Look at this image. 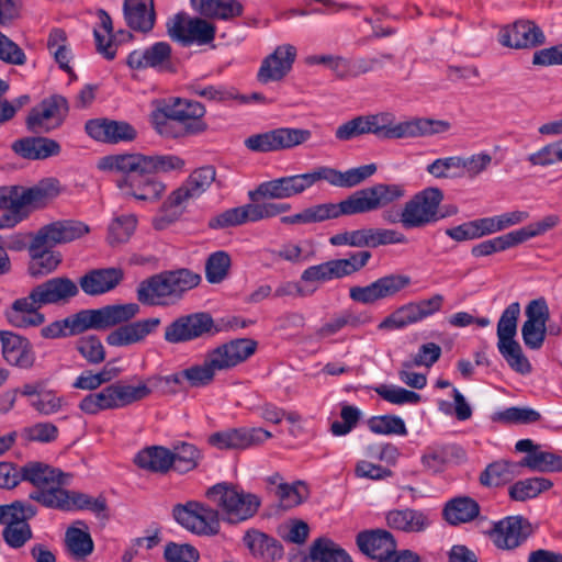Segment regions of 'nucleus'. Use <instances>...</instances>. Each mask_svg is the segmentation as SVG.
Wrapping results in <instances>:
<instances>
[{"mask_svg":"<svg viewBox=\"0 0 562 562\" xmlns=\"http://www.w3.org/2000/svg\"><path fill=\"white\" fill-rule=\"evenodd\" d=\"M406 190L400 183H375L371 187L355 191L338 203H322L304 209L302 212L281 217L286 225L312 224L340 216L370 213L384 209L402 200Z\"/></svg>","mask_w":562,"mask_h":562,"instance_id":"2","label":"nucleus"},{"mask_svg":"<svg viewBox=\"0 0 562 562\" xmlns=\"http://www.w3.org/2000/svg\"><path fill=\"white\" fill-rule=\"evenodd\" d=\"M310 557L313 561L319 562H352L351 557L342 548L326 538L313 542Z\"/></svg>","mask_w":562,"mask_h":562,"instance_id":"48","label":"nucleus"},{"mask_svg":"<svg viewBox=\"0 0 562 562\" xmlns=\"http://www.w3.org/2000/svg\"><path fill=\"white\" fill-rule=\"evenodd\" d=\"M216 372L217 371L211 366L206 356L201 364H194L183 369L186 383L189 387H204L210 385L213 382Z\"/></svg>","mask_w":562,"mask_h":562,"instance_id":"58","label":"nucleus"},{"mask_svg":"<svg viewBox=\"0 0 562 562\" xmlns=\"http://www.w3.org/2000/svg\"><path fill=\"white\" fill-rule=\"evenodd\" d=\"M212 326L213 319L206 313L184 315L166 326L164 338L170 344L186 342L209 333Z\"/></svg>","mask_w":562,"mask_h":562,"instance_id":"16","label":"nucleus"},{"mask_svg":"<svg viewBox=\"0 0 562 562\" xmlns=\"http://www.w3.org/2000/svg\"><path fill=\"white\" fill-rule=\"evenodd\" d=\"M168 35L183 46L196 43L205 45L213 42L216 27L202 18H190L187 13H178L166 24Z\"/></svg>","mask_w":562,"mask_h":562,"instance_id":"11","label":"nucleus"},{"mask_svg":"<svg viewBox=\"0 0 562 562\" xmlns=\"http://www.w3.org/2000/svg\"><path fill=\"white\" fill-rule=\"evenodd\" d=\"M136 303L106 305L97 310H82L66 317L70 335H79L89 329H106L130 322L139 313Z\"/></svg>","mask_w":562,"mask_h":562,"instance_id":"6","label":"nucleus"},{"mask_svg":"<svg viewBox=\"0 0 562 562\" xmlns=\"http://www.w3.org/2000/svg\"><path fill=\"white\" fill-rule=\"evenodd\" d=\"M272 434L263 428H231L210 436L209 442L221 450H245L270 439Z\"/></svg>","mask_w":562,"mask_h":562,"instance_id":"15","label":"nucleus"},{"mask_svg":"<svg viewBox=\"0 0 562 562\" xmlns=\"http://www.w3.org/2000/svg\"><path fill=\"white\" fill-rule=\"evenodd\" d=\"M79 408L88 415H95L102 411L117 408L112 384L99 392L86 395L79 403Z\"/></svg>","mask_w":562,"mask_h":562,"instance_id":"50","label":"nucleus"},{"mask_svg":"<svg viewBox=\"0 0 562 562\" xmlns=\"http://www.w3.org/2000/svg\"><path fill=\"white\" fill-rule=\"evenodd\" d=\"M552 482L546 477H529L514 483L509 487V496L516 502H525L537 497L540 493L552 487Z\"/></svg>","mask_w":562,"mask_h":562,"instance_id":"49","label":"nucleus"},{"mask_svg":"<svg viewBox=\"0 0 562 562\" xmlns=\"http://www.w3.org/2000/svg\"><path fill=\"white\" fill-rule=\"evenodd\" d=\"M192 8L203 16L231 20L241 15L243 4L237 0H190Z\"/></svg>","mask_w":562,"mask_h":562,"instance_id":"40","label":"nucleus"},{"mask_svg":"<svg viewBox=\"0 0 562 562\" xmlns=\"http://www.w3.org/2000/svg\"><path fill=\"white\" fill-rule=\"evenodd\" d=\"M412 279L406 274L392 273L379 278L366 286H352L349 290V296L355 302L362 304H373L376 301L396 295L402 290L409 286Z\"/></svg>","mask_w":562,"mask_h":562,"instance_id":"13","label":"nucleus"},{"mask_svg":"<svg viewBox=\"0 0 562 562\" xmlns=\"http://www.w3.org/2000/svg\"><path fill=\"white\" fill-rule=\"evenodd\" d=\"M30 405L38 414L49 416L60 412L66 405V400L63 396H58L56 392L52 390H45L38 394V397L32 398Z\"/></svg>","mask_w":562,"mask_h":562,"instance_id":"64","label":"nucleus"},{"mask_svg":"<svg viewBox=\"0 0 562 562\" xmlns=\"http://www.w3.org/2000/svg\"><path fill=\"white\" fill-rule=\"evenodd\" d=\"M12 149L26 159H45L58 155L59 144L46 137H25L13 143Z\"/></svg>","mask_w":562,"mask_h":562,"instance_id":"38","label":"nucleus"},{"mask_svg":"<svg viewBox=\"0 0 562 562\" xmlns=\"http://www.w3.org/2000/svg\"><path fill=\"white\" fill-rule=\"evenodd\" d=\"M206 497L217 505L222 520L229 525L252 518L261 505V499L256 494L227 483H218L207 488Z\"/></svg>","mask_w":562,"mask_h":562,"instance_id":"5","label":"nucleus"},{"mask_svg":"<svg viewBox=\"0 0 562 562\" xmlns=\"http://www.w3.org/2000/svg\"><path fill=\"white\" fill-rule=\"evenodd\" d=\"M134 461L144 470L166 473L172 465L171 450L160 446L148 447L140 450Z\"/></svg>","mask_w":562,"mask_h":562,"instance_id":"42","label":"nucleus"},{"mask_svg":"<svg viewBox=\"0 0 562 562\" xmlns=\"http://www.w3.org/2000/svg\"><path fill=\"white\" fill-rule=\"evenodd\" d=\"M30 498L47 508L60 510L85 509L90 496L85 493L54 487L45 491H33Z\"/></svg>","mask_w":562,"mask_h":562,"instance_id":"26","label":"nucleus"},{"mask_svg":"<svg viewBox=\"0 0 562 562\" xmlns=\"http://www.w3.org/2000/svg\"><path fill=\"white\" fill-rule=\"evenodd\" d=\"M79 355L91 366H97L105 360V348L97 335L80 337L75 345Z\"/></svg>","mask_w":562,"mask_h":562,"instance_id":"54","label":"nucleus"},{"mask_svg":"<svg viewBox=\"0 0 562 562\" xmlns=\"http://www.w3.org/2000/svg\"><path fill=\"white\" fill-rule=\"evenodd\" d=\"M67 99L55 94L44 99L31 109L26 117L27 130L33 133H47L59 127L68 113Z\"/></svg>","mask_w":562,"mask_h":562,"instance_id":"12","label":"nucleus"},{"mask_svg":"<svg viewBox=\"0 0 562 562\" xmlns=\"http://www.w3.org/2000/svg\"><path fill=\"white\" fill-rule=\"evenodd\" d=\"M183 167L184 160L175 155L119 154L99 161L100 169L123 175L117 180L120 189L145 202L158 201L166 190V186L155 178L156 173L182 170Z\"/></svg>","mask_w":562,"mask_h":562,"instance_id":"1","label":"nucleus"},{"mask_svg":"<svg viewBox=\"0 0 562 562\" xmlns=\"http://www.w3.org/2000/svg\"><path fill=\"white\" fill-rule=\"evenodd\" d=\"M60 193L59 181L46 178L31 188L19 187L20 203L33 207H42Z\"/></svg>","mask_w":562,"mask_h":562,"instance_id":"37","label":"nucleus"},{"mask_svg":"<svg viewBox=\"0 0 562 562\" xmlns=\"http://www.w3.org/2000/svg\"><path fill=\"white\" fill-rule=\"evenodd\" d=\"M85 128L88 135L95 140L109 144L132 142L137 136L136 130L125 121L94 119L89 120Z\"/></svg>","mask_w":562,"mask_h":562,"instance_id":"23","label":"nucleus"},{"mask_svg":"<svg viewBox=\"0 0 562 562\" xmlns=\"http://www.w3.org/2000/svg\"><path fill=\"white\" fill-rule=\"evenodd\" d=\"M363 134H374L379 137V113L357 116L339 125L335 132L339 140H350Z\"/></svg>","mask_w":562,"mask_h":562,"instance_id":"43","label":"nucleus"},{"mask_svg":"<svg viewBox=\"0 0 562 562\" xmlns=\"http://www.w3.org/2000/svg\"><path fill=\"white\" fill-rule=\"evenodd\" d=\"M243 541L255 558L266 562H274L283 557L282 544L273 537L257 529L247 530Z\"/></svg>","mask_w":562,"mask_h":562,"instance_id":"34","label":"nucleus"},{"mask_svg":"<svg viewBox=\"0 0 562 562\" xmlns=\"http://www.w3.org/2000/svg\"><path fill=\"white\" fill-rule=\"evenodd\" d=\"M201 277L187 269L161 272L143 280L136 290L137 300L145 305L168 306L178 303L186 292L195 288Z\"/></svg>","mask_w":562,"mask_h":562,"instance_id":"4","label":"nucleus"},{"mask_svg":"<svg viewBox=\"0 0 562 562\" xmlns=\"http://www.w3.org/2000/svg\"><path fill=\"white\" fill-rule=\"evenodd\" d=\"M161 108L166 113L184 125V131L189 134L203 132L206 127L201 119L205 114V108L198 101L176 98L168 102H164Z\"/></svg>","mask_w":562,"mask_h":562,"instance_id":"22","label":"nucleus"},{"mask_svg":"<svg viewBox=\"0 0 562 562\" xmlns=\"http://www.w3.org/2000/svg\"><path fill=\"white\" fill-rule=\"evenodd\" d=\"M126 24L134 31L148 33L156 21L154 0H124Z\"/></svg>","mask_w":562,"mask_h":562,"instance_id":"33","label":"nucleus"},{"mask_svg":"<svg viewBox=\"0 0 562 562\" xmlns=\"http://www.w3.org/2000/svg\"><path fill=\"white\" fill-rule=\"evenodd\" d=\"M369 429L374 434L401 435L407 434L404 420L394 415L374 416L368 420Z\"/></svg>","mask_w":562,"mask_h":562,"instance_id":"61","label":"nucleus"},{"mask_svg":"<svg viewBox=\"0 0 562 562\" xmlns=\"http://www.w3.org/2000/svg\"><path fill=\"white\" fill-rule=\"evenodd\" d=\"M137 220L133 214L121 215L111 222L108 240L111 245L122 244L130 239L136 228Z\"/></svg>","mask_w":562,"mask_h":562,"instance_id":"57","label":"nucleus"},{"mask_svg":"<svg viewBox=\"0 0 562 562\" xmlns=\"http://www.w3.org/2000/svg\"><path fill=\"white\" fill-rule=\"evenodd\" d=\"M172 516L181 527L198 536H215L220 532V512L203 503L189 501L177 504Z\"/></svg>","mask_w":562,"mask_h":562,"instance_id":"9","label":"nucleus"},{"mask_svg":"<svg viewBox=\"0 0 562 562\" xmlns=\"http://www.w3.org/2000/svg\"><path fill=\"white\" fill-rule=\"evenodd\" d=\"M34 288L43 305L65 304L79 293L78 284L67 277H55Z\"/></svg>","mask_w":562,"mask_h":562,"instance_id":"32","label":"nucleus"},{"mask_svg":"<svg viewBox=\"0 0 562 562\" xmlns=\"http://www.w3.org/2000/svg\"><path fill=\"white\" fill-rule=\"evenodd\" d=\"M520 315V304L514 302L509 304L502 313L497 323V346L516 341L517 322Z\"/></svg>","mask_w":562,"mask_h":562,"instance_id":"53","label":"nucleus"},{"mask_svg":"<svg viewBox=\"0 0 562 562\" xmlns=\"http://www.w3.org/2000/svg\"><path fill=\"white\" fill-rule=\"evenodd\" d=\"M480 515V505L469 496H458L445 504L442 516L452 526L474 520Z\"/></svg>","mask_w":562,"mask_h":562,"instance_id":"39","label":"nucleus"},{"mask_svg":"<svg viewBox=\"0 0 562 562\" xmlns=\"http://www.w3.org/2000/svg\"><path fill=\"white\" fill-rule=\"evenodd\" d=\"M306 190L303 173L282 177L260 183L248 192L249 200L257 202L261 199H288Z\"/></svg>","mask_w":562,"mask_h":562,"instance_id":"24","label":"nucleus"},{"mask_svg":"<svg viewBox=\"0 0 562 562\" xmlns=\"http://www.w3.org/2000/svg\"><path fill=\"white\" fill-rule=\"evenodd\" d=\"M89 231L85 223L71 220L57 221L41 227L29 247V273L34 278L52 273L61 262L60 254L52 248L78 239Z\"/></svg>","mask_w":562,"mask_h":562,"instance_id":"3","label":"nucleus"},{"mask_svg":"<svg viewBox=\"0 0 562 562\" xmlns=\"http://www.w3.org/2000/svg\"><path fill=\"white\" fill-rule=\"evenodd\" d=\"M497 347L501 355L513 370L521 374L531 372V364L522 353L521 347L517 341H509Z\"/></svg>","mask_w":562,"mask_h":562,"instance_id":"60","label":"nucleus"},{"mask_svg":"<svg viewBox=\"0 0 562 562\" xmlns=\"http://www.w3.org/2000/svg\"><path fill=\"white\" fill-rule=\"evenodd\" d=\"M521 469L529 468L537 472H561L562 457L550 451L538 449L529 453L520 461Z\"/></svg>","mask_w":562,"mask_h":562,"instance_id":"51","label":"nucleus"},{"mask_svg":"<svg viewBox=\"0 0 562 562\" xmlns=\"http://www.w3.org/2000/svg\"><path fill=\"white\" fill-rule=\"evenodd\" d=\"M521 474V464L506 460L495 461L486 467L480 475L484 486H499Z\"/></svg>","mask_w":562,"mask_h":562,"instance_id":"41","label":"nucleus"},{"mask_svg":"<svg viewBox=\"0 0 562 562\" xmlns=\"http://www.w3.org/2000/svg\"><path fill=\"white\" fill-rule=\"evenodd\" d=\"M216 170L213 166H203L190 173L188 179L173 190L164 202V207L186 206L191 200L200 198L215 181Z\"/></svg>","mask_w":562,"mask_h":562,"instance_id":"14","label":"nucleus"},{"mask_svg":"<svg viewBox=\"0 0 562 562\" xmlns=\"http://www.w3.org/2000/svg\"><path fill=\"white\" fill-rule=\"evenodd\" d=\"M231 257L225 251H215L205 262V278L212 284L221 283L228 276Z\"/></svg>","mask_w":562,"mask_h":562,"instance_id":"55","label":"nucleus"},{"mask_svg":"<svg viewBox=\"0 0 562 562\" xmlns=\"http://www.w3.org/2000/svg\"><path fill=\"white\" fill-rule=\"evenodd\" d=\"M70 477V474L40 461H30L22 465V481L37 487L36 491L68 485Z\"/></svg>","mask_w":562,"mask_h":562,"instance_id":"25","label":"nucleus"},{"mask_svg":"<svg viewBox=\"0 0 562 562\" xmlns=\"http://www.w3.org/2000/svg\"><path fill=\"white\" fill-rule=\"evenodd\" d=\"M67 551L77 560H86L94 549L93 540L87 530L69 527L65 533Z\"/></svg>","mask_w":562,"mask_h":562,"instance_id":"47","label":"nucleus"},{"mask_svg":"<svg viewBox=\"0 0 562 562\" xmlns=\"http://www.w3.org/2000/svg\"><path fill=\"white\" fill-rule=\"evenodd\" d=\"M268 202H252L241 206L228 209L209 221V227L212 229H224L233 226L243 225L247 222H258L270 218Z\"/></svg>","mask_w":562,"mask_h":562,"instance_id":"20","label":"nucleus"},{"mask_svg":"<svg viewBox=\"0 0 562 562\" xmlns=\"http://www.w3.org/2000/svg\"><path fill=\"white\" fill-rule=\"evenodd\" d=\"M161 321L158 317L139 319L133 323L121 325L106 336V342L113 347H124L142 342L148 335L154 333Z\"/></svg>","mask_w":562,"mask_h":562,"instance_id":"29","label":"nucleus"},{"mask_svg":"<svg viewBox=\"0 0 562 562\" xmlns=\"http://www.w3.org/2000/svg\"><path fill=\"white\" fill-rule=\"evenodd\" d=\"M171 47L166 42L155 43L147 49L133 50L127 56V65L133 69L165 68L170 61Z\"/></svg>","mask_w":562,"mask_h":562,"instance_id":"35","label":"nucleus"},{"mask_svg":"<svg viewBox=\"0 0 562 562\" xmlns=\"http://www.w3.org/2000/svg\"><path fill=\"white\" fill-rule=\"evenodd\" d=\"M443 192L439 188L429 187L414 194L403 205V227L406 229L424 228L443 218L439 206Z\"/></svg>","mask_w":562,"mask_h":562,"instance_id":"8","label":"nucleus"},{"mask_svg":"<svg viewBox=\"0 0 562 562\" xmlns=\"http://www.w3.org/2000/svg\"><path fill=\"white\" fill-rule=\"evenodd\" d=\"M541 419V414L531 407L513 406L498 412L494 416V420L504 424L528 425L535 424Z\"/></svg>","mask_w":562,"mask_h":562,"instance_id":"59","label":"nucleus"},{"mask_svg":"<svg viewBox=\"0 0 562 562\" xmlns=\"http://www.w3.org/2000/svg\"><path fill=\"white\" fill-rule=\"evenodd\" d=\"M257 349V342L249 338H239L223 344L209 351L206 357L216 371L229 370L247 360Z\"/></svg>","mask_w":562,"mask_h":562,"instance_id":"17","label":"nucleus"},{"mask_svg":"<svg viewBox=\"0 0 562 562\" xmlns=\"http://www.w3.org/2000/svg\"><path fill=\"white\" fill-rule=\"evenodd\" d=\"M532 533L530 522L521 516H509L493 528V541L498 549L514 550L521 546Z\"/></svg>","mask_w":562,"mask_h":562,"instance_id":"18","label":"nucleus"},{"mask_svg":"<svg viewBox=\"0 0 562 562\" xmlns=\"http://www.w3.org/2000/svg\"><path fill=\"white\" fill-rule=\"evenodd\" d=\"M36 289L33 288L27 296L13 302L11 310L7 312V317L13 326L22 328L44 323L45 317L38 312L44 305L36 296Z\"/></svg>","mask_w":562,"mask_h":562,"instance_id":"30","label":"nucleus"},{"mask_svg":"<svg viewBox=\"0 0 562 562\" xmlns=\"http://www.w3.org/2000/svg\"><path fill=\"white\" fill-rule=\"evenodd\" d=\"M423 319L419 306L415 302H409L385 317L378 327L387 330L402 329Z\"/></svg>","mask_w":562,"mask_h":562,"instance_id":"46","label":"nucleus"},{"mask_svg":"<svg viewBox=\"0 0 562 562\" xmlns=\"http://www.w3.org/2000/svg\"><path fill=\"white\" fill-rule=\"evenodd\" d=\"M47 49L58 64L59 68L67 72L71 78L76 75L69 63L72 57L71 49L68 44L67 34L63 29L50 30L47 38Z\"/></svg>","mask_w":562,"mask_h":562,"instance_id":"44","label":"nucleus"},{"mask_svg":"<svg viewBox=\"0 0 562 562\" xmlns=\"http://www.w3.org/2000/svg\"><path fill=\"white\" fill-rule=\"evenodd\" d=\"M123 279L122 268H101L85 273L77 284L87 295L98 296L114 290Z\"/></svg>","mask_w":562,"mask_h":562,"instance_id":"27","label":"nucleus"},{"mask_svg":"<svg viewBox=\"0 0 562 562\" xmlns=\"http://www.w3.org/2000/svg\"><path fill=\"white\" fill-rule=\"evenodd\" d=\"M171 457V468L179 473H187L198 467L201 453L195 446L188 442H181L173 446Z\"/></svg>","mask_w":562,"mask_h":562,"instance_id":"52","label":"nucleus"},{"mask_svg":"<svg viewBox=\"0 0 562 562\" xmlns=\"http://www.w3.org/2000/svg\"><path fill=\"white\" fill-rule=\"evenodd\" d=\"M340 278L341 274L336 259L311 266L301 274V280L305 282H327Z\"/></svg>","mask_w":562,"mask_h":562,"instance_id":"63","label":"nucleus"},{"mask_svg":"<svg viewBox=\"0 0 562 562\" xmlns=\"http://www.w3.org/2000/svg\"><path fill=\"white\" fill-rule=\"evenodd\" d=\"M2 537L10 548L20 549L32 539L33 532L30 524L21 518L10 521V524L4 527Z\"/></svg>","mask_w":562,"mask_h":562,"instance_id":"56","label":"nucleus"},{"mask_svg":"<svg viewBox=\"0 0 562 562\" xmlns=\"http://www.w3.org/2000/svg\"><path fill=\"white\" fill-rule=\"evenodd\" d=\"M385 519L390 528L404 532H423L431 524L428 514L413 508L390 510Z\"/></svg>","mask_w":562,"mask_h":562,"instance_id":"36","label":"nucleus"},{"mask_svg":"<svg viewBox=\"0 0 562 562\" xmlns=\"http://www.w3.org/2000/svg\"><path fill=\"white\" fill-rule=\"evenodd\" d=\"M546 41L541 29L529 20H520L499 31L498 42L515 49L532 48Z\"/></svg>","mask_w":562,"mask_h":562,"instance_id":"19","label":"nucleus"},{"mask_svg":"<svg viewBox=\"0 0 562 562\" xmlns=\"http://www.w3.org/2000/svg\"><path fill=\"white\" fill-rule=\"evenodd\" d=\"M117 408L128 406L139 402L151 394L150 383L144 380H137L135 384H128L119 381L112 384Z\"/></svg>","mask_w":562,"mask_h":562,"instance_id":"45","label":"nucleus"},{"mask_svg":"<svg viewBox=\"0 0 562 562\" xmlns=\"http://www.w3.org/2000/svg\"><path fill=\"white\" fill-rule=\"evenodd\" d=\"M357 544L362 553L381 561L393 555L396 551V542L393 535L384 529L366 530L357 536Z\"/></svg>","mask_w":562,"mask_h":562,"instance_id":"31","label":"nucleus"},{"mask_svg":"<svg viewBox=\"0 0 562 562\" xmlns=\"http://www.w3.org/2000/svg\"><path fill=\"white\" fill-rule=\"evenodd\" d=\"M362 319L360 316L355 315L353 313L349 311H345L340 313L339 315H336L333 317L329 322L325 323L323 326H321L316 335L319 338H327L329 336H333L340 331L345 327H351L357 328L362 324Z\"/></svg>","mask_w":562,"mask_h":562,"instance_id":"62","label":"nucleus"},{"mask_svg":"<svg viewBox=\"0 0 562 562\" xmlns=\"http://www.w3.org/2000/svg\"><path fill=\"white\" fill-rule=\"evenodd\" d=\"M0 341L4 360L21 369H29L34 364L35 353L31 342L12 331L0 330Z\"/></svg>","mask_w":562,"mask_h":562,"instance_id":"28","label":"nucleus"},{"mask_svg":"<svg viewBox=\"0 0 562 562\" xmlns=\"http://www.w3.org/2000/svg\"><path fill=\"white\" fill-rule=\"evenodd\" d=\"M312 137L310 130L278 127L265 133L251 135L245 139V146L257 153L281 151L306 143Z\"/></svg>","mask_w":562,"mask_h":562,"instance_id":"10","label":"nucleus"},{"mask_svg":"<svg viewBox=\"0 0 562 562\" xmlns=\"http://www.w3.org/2000/svg\"><path fill=\"white\" fill-rule=\"evenodd\" d=\"M451 125L448 121L427 117H412L397 122L393 113H379V137L384 139H403L431 136L446 133Z\"/></svg>","mask_w":562,"mask_h":562,"instance_id":"7","label":"nucleus"},{"mask_svg":"<svg viewBox=\"0 0 562 562\" xmlns=\"http://www.w3.org/2000/svg\"><path fill=\"white\" fill-rule=\"evenodd\" d=\"M296 48L291 44L279 45L273 53L263 58L257 74L261 83L282 80L292 69L296 58Z\"/></svg>","mask_w":562,"mask_h":562,"instance_id":"21","label":"nucleus"}]
</instances>
